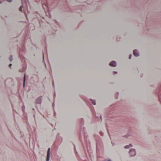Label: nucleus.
Listing matches in <instances>:
<instances>
[{"mask_svg":"<svg viewBox=\"0 0 161 161\" xmlns=\"http://www.w3.org/2000/svg\"><path fill=\"white\" fill-rule=\"evenodd\" d=\"M129 153L130 155V156H134L136 154V152L134 149L130 150Z\"/></svg>","mask_w":161,"mask_h":161,"instance_id":"obj_1","label":"nucleus"},{"mask_svg":"<svg viewBox=\"0 0 161 161\" xmlns=\"http://www.w3.org/2000/svg\"><path fill=\"white\" fill-rule=\"evenodd\" d=\"M50 148H49L47 152L46 161H49L50 159Z\"/></svg>","mask_w":161,"mask_h":161,"instance_id":"obj_2","label":"nucleus"},{"mask_svg":"<svg viewBox=\"0 0 161 161\" xmlns=\"http://www.w3.org/2000/svg\"><path fill=\"white\" fill-rule=\"evenodd\" d=\"M109 65L110 66L115 67L116 65V63L115 61H112L109 63Z\"/></svg>","mask_w":161,"mask_h":161,"instance_id":"obj_3","label":"nucleus"},{"mask_svg":"<svg viewBox=\"0 0 161 161\" xmlns=\"http://www.w3.org/2000/svg\"><path fill=\"white\" fill-rule=\"evenodd\" d=\"M133 54L136 57L138 56L139 55L138 52L136 50H135L133 51Z\"/></svg>","mask_w":161,"mask_h":161,"instance_id":"obj_4","label":"nucleus"},{"mask_svg":"<svg viewBox=\"0 0 161 161\" xmlns=\"http://www.w3.org/2000/svg\"><path fill=\"white\" fill-rule=\"evenodd\" d=\"M42 102L41 97H38L36 100V102L38 104H40Z\"/></svg>","mask_w":161,"mask_h":161,"instance_id":"obj_5","label":"nucleus"},{"mask_svg":"<svg viewBox=\"0 0 161 161\" xmlns=\"http://www.w3.org/2000/svg\"><path fill=\"white\" fill-rule=\"evenodd\" d=\"M132 147V145L131 144H130L129 145L126 146L125 147V148L126 149V148H129L130 147Z\"/></svg>","mask_w":161,"mask_h":161,"instance_id":"obj_6","label":"nucleus"},{"mask_svg":"<svg viewBox=\"0 0 161 161\" xmlns=\"http://www.w3.org/2000/svg\"><path fill=\"white\" fill-rule=\"evenodd\" d=\"M25 74L24 78V83H23V86L24 87L25 85Z\"/></svg>","mask_w":161,"mask_h":161,"instance_id":"obj_7","label":"nucleus"},{"mask_svg":"<svg viewBox=\"0 0 161 161\" xmlns=\"http://www.w3.org/2000/svg\"><path fill=\"white\" fill-rule=\"evenodd\" d=\"M91 102L93 105L96 104V102L95 100H91Z\"/></svg>","mask_w":161,"mask_h":161,"instance_id":"obj_8","label":"nucleus"},{"mask_svg":"<svg viewBox=\"0 0 161 161\" xmlns=\"http://www.w3.org/2000/svg\"><path fill=\"white\" fill-rule=\"evenodd\" d=\"M19 10L20 11H22V6H20L19 8Z\"/></svg>","mask_w":161,"mask_h":161,"instance_id":"obj_9","label":"nucleus"},{"mask_svg":"<svg viewBox=\"0 0 161 161\" xmlns=\"http://www.w3.org/2000/svg\"><path fill=\"white\" fill-rule=\"evenodd\" d=\"M10 60L11 62L12 60V56H11L10 58Z\"/></svg>","mask_w":161,"mask_h":161,"instance_id":"obj_10","label":"nucleus"},{"mask_svg":"<svg viewBox=\"0 0 161 161\" xmlns=\"http://www.w3.org/2000/svg\"><path fill=\"white\" fill-rule=\"evenodd\" d=\"M7 1L8 2H11L12 0H7Z\"/></svg>","mask_w":161,"mask_h":161,"instance_id":"obj_11","label":"nucleus"},{"mask_svg":"<svg viewBox=\"0 0 161 161\" xmlns=\"http://www.w3.org/2000/svg\"><path fill=\"white\" fill-rule=\"evenodd\" d=\"M131 55H130L129 58L130 59L131 57Z\"/></svg>","mask_w":161,"mask_h":161,"instance_id":"obj_12","label":"nucleus"},{"mask_svg":"<svg viewBox=\"0 0 161 161\" xmlns=\"http://www.w3.org/2000/svg\"><path fill=\"white\" fill-rule=\"evenodd\" d=\"M11 65H12V64H10L9 65V67H10L11 66Z\"/></svg>","mask_w":161,"mask_h":161,"instance_id":"obj_13","label":"nucleus"},{"mask_svg":"<svg viewBox=\"0 0 161 161\" xmlns=\"http://www.w3.org/2000/svg\"><path fill=\"white\" fill-rule=\"evenodd\" d=\"M43 58L44 59V55H43Z\"/></svg>","mask_w":161,"mask_h":161,"instance_id":"obj_14","label":"nucleus"},{"mask_svg":"<svg viewBox=\"0 0 161 161\" xmlns=\"http://www.w3.org/2000/svg\"><path fill=\"white\" fill-rule=\"evenodd\" d=\"M108 161H111V160H109Z\"/></svg>","mask_w":161,"mask_h":161,"instance_id":"obj_15","label":"nucleus"}]
</instances>
